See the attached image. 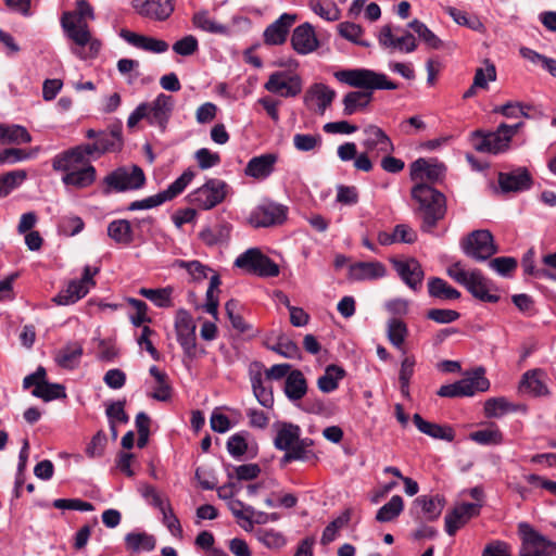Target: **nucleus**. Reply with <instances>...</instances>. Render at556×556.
<instances>
[{"label": "nucleus", "mask_w": 556, "mask_h": 556, "mask_svg": "<svg viewBox=\"0 0 556 556\" xmlns=\"http://www.w3.org/2000/svg\"><path fill=\"white\" fill-rule=\"evenodd\" d=\"M96 18L94 11L87 0H76L75 10L63 12L60 23L65 37L71 41V52L81 61L96 59L102 49L89 22Z\"/></svg>", "instance_id": "f257e3e1"}, {"label": "nucleus", "mask_w": 556, "mask_h": 556, "mask_svg": "<svg viewBox=\"0 0 556 556\" xmlns=\"http://www.w3.org/2000/svg\"><path fill=\"white\" fill-rule=\"evenodd\" d=\"M340 83L365 91H350L343 100V114L353 115L368 106L374 90H394L397 85L388 79L387 75L367 68L342 70L334 73Z\"/></svg>", "instance_id": "f03ea898"}, {"label": "nucleus", "mask_w": 556, "mask_h": 556, "mask_svg": "<svg viewBox=\"0 0 556 556\" xmlns=\"http://www.w3.org/2000/svg\"><path fill=\"white\" fill-rule=\"evenodd\" d=\"M74 148L68 149L52 159L54 170L64 172L62 182L75 189H85L96 181L97 172L90 160L76 157Z\"/></svg>", "instance_id": "7ed1b4c3"}, {"label": "nucleus", "mask_w": 556, "mask_h": 556, "mask_svg": "<svg viewBox=\"0 0 556 556\" xmlns=\"http://www.w3.org/2000/svg\"><path fill=\"white\" fill-rule=\"evenodd\" d=\"M447 275L462 285L477 300L486 303H496L500 300L498 289L492 280L486 278L479 269H466L459 262L447 268Z\"/></svg>", "instance_id": "20e7f679"}, {"label": "nucleus", "mask_w": 556, "mask_h": 556, "mask_svg": "<svg viewBox=\"0 0 556 556\" xmlns=\"http://www.w3.org/2000/svg\"><path fill=\"white\" fill-rule=\"evenodd\" d=\"M412 198L418 203L422 217L421 229L431 231L446 212L445 197L431 186L419 182L412 189Z\"/></svg>", "instance_id": "39448f33"}, {"label": "nucleus", "mask_w": 556, "mask_h": 556, "mask_svg": "<svg viewBox=\"0 0 556 556\" xmlns=\"http://www.w3.org/2000/svg\"><path fill=\"white\" fill-rule=\"evenodd\" d=\"M521 125V123L515 125L501 124L495 131H475L471 137L472 146L482 153L498 154L505 152Z\"/></svg>", "instance_id": "423d86ee"}, {"label": "nucleus", "mask_w": 556, "mask_h": 556, "mask_svg": "<svg viewBox=\"0 0 556 556\" xmlns=\"http://www.w3.org/2000/svg\"><path fill=\"white\" fill-rule=\"evenodd\" d=\"M122 132L119 127L110 130L99 131L97 139L92 143H83L74 147L76 157H87L97 160L108 152H114L122 147Z\"/></svg>", "instance_id": "0eeeda50"}, {"label": "nucleus", "mask_w": 556, "mask_h": 556, "mask_svg": "<svg viewBox=\"0 0 556 556\" xmlns=\"http://www.w3.org/2000/svg\"><path fill=\"white\" fill-rule=\"evenodd\" d=\"M195 174L192 169L185 170L175 181H173L165 190L148 197L142 200L134 201L129 204V211L150 210L156 207L167 201H172L191 184Z\"/></svg>", "instance_id": "6e6552de"}, {"label": "nucleus", "mask_w": 556, "mask_h": 556, "mask_svg": "<svg viewBox=\"0 0 556 556\" xmlns=\"http://www.w3.org/2000/svg\"><path fill=\"white\" fill-rule=\"evenodd\" d=\"M229 186L222 179L211 178L188 194V202L201 210H211L222 203Z\"/></svg>", "instance_id": "1a4fd4ad"}, {"label": "nucleus", "mask_w": 556, "mask_h": 556, "mask_svg": "<svg viewBox=\"0 0 556 556\" xmlns=\"http://www.w3.org/2000/svg\"><path fill=\"white\" fill-rule=\"evenodd\" d=\"M235 266L248 274L260 277H276L279 275V266L256 248H251L240 254L235 261Z\"/></svg>", "instance_id": "9d476101"}, {"label": "nucleus", "mask_w": 556, "mask_h": 556, "mask_svg": "<svg viewBox=\"0 0 556 556\" xmlns=\"http://www.w3.org/2000/svg\"><path fill=\"white\" fill-rule=\"evenodd\" d=\"M521 536L519 556H556V543L536 532L530 525L518 526Z\"/></svg>", "instance_id": "9b49d317"}, {"label": "nucleus", "mask_w": 556, "mask_h": 556, "mask_svg": "<svg viewBox=\"0 0 556 556\" xmlns=\"http://www.w3.org/2000/svg\"><path fill=\"white\" fill-rule=\"evenodd\" d=\"M484 368L479 367L473 378L462 379L455 383L442 386L437 394L442 397L472 396L477 391L484 392L490 388V381L483 376Z\"/></svg>", "instance_id": "f8f14e48"}, {"label": "nucleus", "mask_w": 556, "mask_h": 556, "mask_svg": "<svg viewBox=\"0 0 556 556\" xmlns=\"http://www.w3.org/2000/svg\"><path fill=\"white\" fill-rule=\"evenodd\" d=\"M264 88L282 98H295L302 92L303 80L289 71H276L269 75Z\"/></svg>", "instance_id": "ddd939ff"}, {"label": "nucleus", "mask_w": 556, "mask_h": 556, "mask_svg": "<svg viewBox=\"0 0 556 556\" xmlns=\"http://www.w3.org/2000/svg\"><path fill=\"white\" fill-rule=\"evenodd\" d=\"M105 185L117 192L138 190L146 184V175L137 165L118 167L104 178Z\"/></svg>", "instance_id": "4468645a"}, {"label": "nucleus", "mask_w": 556, "mask_h": 556, "mask_svg": "<svg viewBox=\"0 0 556 556\" xmlns=\"http://www.w3.org/2000/svg\"><path fill=\"white\" fill-rule=\"evenodd\" d=\"M463 250L467 256L486 261L497 252V247L489 230H475L464 241Z\"/></svg>", "instance_id": "2eb2a0df"}, {"label": "nucleus", "mask_w": 556, "mask_h": 556, "mask_svg": "<svg viewBox=\"0 0 556 556\" xmlns=\"http://www.w3.org/2000/svg\"><path fill=\"white\" fill-rule=\"evenodd\" d=\"M287 218V207L275 202L256 206L249 216V223L255 227H270L282 224Z\"/></svg>", "instance_id": "dca6fc26"}, {"label": "nucleus", "mask_w": 556, "mask_h": 556, "mask_svg": "<svg viewBox=\"0 0 556 556\" xmlns=\"http://www.w3.org/2000/svg\"><path fill=\"white\" fill-rule=\"evenodd\" d=\"M363 134L364 140L362 144L371 155L391 154L394 151L392 140L382 128L376 125H368L363 129Z\"/></svg>", "instance_id": "f3484780"}, {"label": "nucleus", "mask_w": 556, "mask_h": 556, "mask_svg": "<svg viewBox=\"0 0 556 556\" xmlns=\"http://www.w3.org/2000/svg\"><path fill=\"white\" fill-rule=\"evenodd\" d=\"M393 268L401 277L403 282L413 291H418L425 277L424 269L420 263L414 258L406 260H391Z\"/></svg>", "instance_id": "a211bd4d"}, {"label": "nucleus", "mask_w": 556, "mask_h": 556, "mask_svg": "<svg viewBox=\"0 0 556 556\" xmlns=\"http://www.w3.org/2000/svg\"><path fill=\"white\" fill-rule=\"evenodd\" d=\"M147 121L152 126H157L162 130L166 128L172 111L174 109L173 97L160 93L154 101L148 103Z\"/></svg>", "instance_id": "6ab92c4d"}, {"label": "nucleus", "mask_w": 556, "mask_h": 556, "mask_svg": "<svg viewBox=\"0 0 556 556\" xmlns=\"http://www.w3.org/2000/svg\"><path fill=\"white\" fill-rule=\"evenodd\" d=\"M481 505L475 503H463L445 515V531L453 536L471 518L480 514Z\"/></svg>", "instance_id": "aec40b11"}, {"label": "nucleus", "mask_w": 556, "mask_h": 556, "mask_svg": "<svg viewBox=\"0 0 556 556\" xmlns=\"http://www.w3.org/2000/svg\"><path fill=\"white\" fill-rule=\"evenodd\" d=\"M296 21L295 14L283 13L269 24L264 33L263 40L267 46H280L286 42L290 28Z\"/></svg>", "instance_id": "412c9836"}, {"label": "nucleus", "mask_w": 556, "mask_h": 556, "mask_svg": "<svg viewBox=\"0 0 556 556\" xmlns=\"http://www.w3.org/2000/svg\"><path fill=\"white\" fill-rule=\"evenodd\" d=\"M291 46L301 55L314 52L319 47L314 27L309 23L296 26L291 35Z\"/></svg>", "instance_id": "4be33fe9"}, {"label": "nucleus", "mask_w": 556, "mask_h": 556, "mask_svg": "<svg viewBox=\"0 0 556 556\" xmlns=\"http://www.w3.org/2000/svg\"><path fill=\"white\" fill-rule=\"evenodd\" d=\"M263 372L264 366L261 363L254 362L250 364L249 376L254 396L262 406L270 408L274 405V395L271 387L266 386L263 380Z\"/></svg>", "instance_id": "5701e85b"}, {"label": "nucleus", "mask_w": 556, "mask_h": 556, "mask_svg": "<svg viewBox=\"0 0 556 556\" xmlns=\"http://www.w3.org/2000/svg\"><path fill=\"white\" fill-rule=\"evenodd\" d=\"M132 8L142 16L164 21L174 11L173 0H132Z\"/></svg>", "instance_id": "b1692460"}, {"label": "nucleus", "mask_w": 556, "mask_h": 556, "mask_svg": "<svg viewBox=\"0 0 556 556\" xmlns=\"http://www.w3.org/2000/svg\"><path fill=\"white\" fill-rule=\"evenodd\" d=\"M175 331L177 342L181 348L195 346V324L191 314L185 308H180L176 312Z\"/></svg>", "instance_id": "393cba45"}, {"label": "nucleus", "mask_w": 556, "mask_h": 556, "mask_svg": "<svg viewBox=\"0 0 556 556\" xmlns=\"http://www.w3.org/2000/svg\"><path fill=\"white\" fill-rule=\"evenodd\" d=\"M378 40L383 48L403 53L414 52L417 48L416 39L410 33H406L401 37H394L390 25H384L380 29Z\"/></svg>", "instance_id": "a878e982"}, {"label": "nucleus", "mask_w": 556, "mask_h": 556, "mask_svg": "<svg viewBox=\"0 0 556 556\" xmlns=\"http://www.w3.org/2000/svg\"><path fill=\"white\" fill-rule=\"evenodd\" d=\"M119 37L138 49L156 54L164 53L169 48L165 40L140 35L125 28L121 29Z\"/></svg>", "instance_id": "bb28decb"}, {"label": "nucleus", "mask_w": 556, "mask_h": 556, "mask_svg": "<svg viewBox=\"0 0 556 556\" xmlns=\"http://www.w3.org/2000/svg\"><path fill=\"white\" fill-rule=\"evenodd\" d=\"M277 161L278 155L275 153L254 156L248 162L244 174L257 180H265L274 173Z\"/></svg>", "instance_id": "cd10ccee"}, {"label": "nucleus", "mask_w": 556, "mask_h": 556, "mask_svg": "<svg viewBox=\"0 0 556 556\" xmlns=\"http://www.w3.org/2000/svg\"><path fill=\"white\" fill-rule=\"evenodd\" d=\"M531 176L529 172L519 167L509 173H500L498 185L504 192H519L531 187Z\"/></svg>", "instance_id": "c85d7f7f"}, {"label": "nucleus", "mask_w": 556, "mask_h": 556, "mask_svg": "<svg viewBox=\"0 0 556 556\" xmlns=\"http://www.w3.org/2000/svg\"><path fill=\"white\" fill-rule=\"evenodd\" d=\"M445 167L443 164L425 159H418L410 165V178L415 181H437L443 177Z\"/></svg>", "instance_id": "c756f323"}, {"label": "nucleus", "mask_w": 556, "mask_h": 556, "mask_svg": "<svg viewBox=\"0 0 556 556\" xmlns=\"http://www.w3.org/2000/svg\"><path fill=\"white\" fill-rule=\"evenodd\" d=\"M336 98V91L325 84H313L306 91L305 103L314 102L319 114H324Z\"/></svg>", "instance_id": "7c9ffc66"}, {"label": "nucleus", "mask_w": 556, "mask_h": 556, "mask_svg": "<svg viewBox=\"0 0 556 556\" xmlns=\"http://www.w3.org/2000/svg\"><path fill=\"white\" fill-rule=\"evenodd\" d=\"M302 441L301 428L293 424L283 422L277 428L274 445L277 450H292L299 446Z\"/></svg>", "instance_id": "2f4dec72"}, {"label": "nucleus", "mask_w": 556, "mask_h": 556, "mask_svg": "<svg viewBox=\"0 0 556 556\" xmlns=\"http://www.w3.org/2000/svg\"><path fill=\"white\" fill-rule=\"evenodd\" d=\"M445 505V500L441 495L428 496L420 495L413 502L414 509H420L422 517L428 521H434L441 515Z\"/></svg>", "instance_id": "473e14b6"}, {"label": "nucleus", "mask_w": 556, "mask_h": 556, "mask_svg": "<svg viewBox=\"0 0 556 556\" xmlns=\"http://www.w3.org/2000/svg\"><path fill=\"white\" fill-rule=\"evenodd\" d=\"M387 275L386 266L380 262H358L350 266V277L353 280H375Z\"/></svg>", "instance_id": "72a5a7b5"}, {"label": "nucleus", "mask_w": 556, "mask_h": 556, "mask_svg": "<svg viewBox=\"0 0 556 556\" xmlns=\"http://www.w3.org/2000/svg\"><path fill=\"white\" fill-rule=\"evenodd\" d=\"M413 421L417 429L433 439H440L447 442H452L455 438L454 430L448 426H441L425 420L419 414L413 416Z\"/></svg>", "instance_id": "f704fd0d"}, {"label": "nucleus", "mask_w": 556, "mask_h": 556, "mask_svg": "<svg viewBox=\"0 0 556 556\" xmlns=\"http://www.w3.org/2000/svg\"><path fill=\"white\" fill-rule=\"evenodd\" d=\"M307 392V383L300 370H292L285 381V394L291 402L302 400Z\"/></svg>", "instance_id": "c9c22d12"}, {"label": "nucleus", "mask_w": 556, "mask_h": 556, "mask_svg": "<svg viewBox=\"0 0 556 556\" xmlns=\"http://www.w3.org/2000/svg\"><path fill=\"white\" fill-rule=\"evenodd\" d=\"M231 226L227 223L205 227L199 232L200 240L207 247H214L229 239Z\"/></svg>", "instance_id": "e433bc0d"}, {"label": "nucleus", "mask_w": 556, "mask_h": 556, "mask_svg": "<svg viewBox=\"0 0 556 556\" xmlns=\"http://www.w3.org/2000/svg\"><path fill=\"white\" fill-rule=\"evenodd\" d=\"M108 236L117 244L129 245L134 241V230L127 219H115L108 225Z\"/></svg>", "instance_id": "4c0bfd02"}, {"label": "nucleus", "mask_w": 556, "mask_h": 556, "mask_svg": "<svg viewBox=\"0 0 556 556\" xmlns=\"http://www.w3.org/2000/svg\"><path fill=\"white\" fill-rule=\"evenodd\" d=\"M89 289L79 280H72L64 290H61L53 301L59 305L76 303L88 293Z\"/></svg>", "instance_id": "58836bf2"}, {"label": "nucleus", "mask_w": 556, "mask_h": 556, "mask_svg": "<svg viewBox=\"0 0 556 556\" xmlns=\"http://www.w3.org/2000/svg\"><path fill=\"white\" fill-rule=\"evenodd\" d=\"M31 141V136L28 130L21 125H4L0 124V142L2 143H12V144H23L29 143Z\"/></svg>", "instance_id": "ea45409f"}, {"label": "nucleus", "mask_w": 556, "mask_h": 556, "mask_svg": "<svg viewBox=\"0 0 556 556\" xmlns=\"http://www.w3.org/2000/svg\"><path fill=\"white\" fill-rule=\"evenodd\" d=\"M173 292L174 288L170 286L159 289L141 288L138 291L141 296L150 300L155 306L160 308H168L174 306Z\"/></svg>", "instance_id": "a19ab883"}, {"label": "nucleus", "mask_w": 556, "mask_h": 556, "mask_svg": "<svg viewBox=\"0 0 556 556\" xmlns=\"http://www.w3.org/2000/svg\"><path fill=\"white\" fill-rule=\"evenodd\" d=\"M429 295L442 301L458 300L460 292L450 286L445 280L433 277L428 281Z\"/></svg>", "instance_id": "79ce46f5"}, {"label": "nucleus", "mask_w": 556, "mask_h": 556, "mask_svg": "<svg viewBox=\"0 0 556 556\" xmlns=\"http://www.w3.org/2000/svg\"><path fill=\"white\" fill-rule=\"evenodd\" d=\"M345 376V371L336 365L326 367L325 372L318 378L317 387L324 393H330L338 389L339 381Z\"/></svg>", "instance_id": "37998d69"}, {"label": "nucleus", "mask_w": 556, "mask_h": 556, "mask_svg": "<svg viewBox=\"0 0 556 556\" xmlns=\"http://www.w3.org/2000/svg\"><path fill=\"white\" fill-rule=\"evenodd\" d=\"M192 24L195 28L201 29L203 31L210 34H219L226 35L228 34V27L224 24L216 22L214 18L210 16L208 11L201 10L193 14Z\"/></svg>", "instance_id": "c03bdc74"}, {"label": "nucleus", "mask_w": 556, "mask_h": 556, "mask_svg": "<svg viewBox=\"0 0 556 556\" xmlns=\"http://www.w3.org/2000/svg\"><path fill=\"white\" fill-rule=\"evenodd\" d=\"M519 406L513 404L504 396L491 397L484 403V415L489 418H498L507 413L518 410Z\"/></svg>", "instance_id": "a18cd8bd"}, {"label": "nucleus", "mask_w": 556, "mask_h": 556, "mask_svg": "<svg viewBox=\"0 0 556 556\" xmlns=\"http://www.w3.org/2000/svg\"><path fill=\"white\" fill-rule=\"evenodd\" d=\"M228 508L238 520L243 521L240 526L245 531L253 530V516L255 514V509L252 506L245 505L240 500H231L228 503Z\"/></svg>", "instance_id": "49530a36"}, {"label": "nucleus", "mask_w": 556, "mask_h": 556, "mask_svg": "<svg viewBox=\"0 0 556 556\" xmlns=\"http://www.w3.org/2000/svg\"><path fill=\"white\" fill-rule=\"evenodd\" d=\"M541 370L534 369L527 371L520 382V389L531 393L534 396L546 395L548 393L547 387L540 379Z\"/></svg>", "instance_id": "de8ad7c7"}, {"label": "nucleus", "mask_w": 556, "mask_h": 556, "mask_svg": "<svg viewBox=\"0 0 556 556\" xmlns=\"http://www.w3.org/2000/svg\"><path fill=\"white\" fill-rule=\"evenodd\" d=\"M312 444L313 441L308 438H305L299 446H295L292 450H283L286 453L281 458V464L286 465L293 460L306 462L315 457L314 452L309 448Z\"/></svg>", "instance_id": "09e8293b"}, {"label": "nucleus", "mask_w": 556, "mask_h": 556, "mask_svg": "<svg viewBox=\"0 0 556 556\" xmlns=\"http://www.w3.org/2000/svg\"><path fill=\"white\" fill-rule=\"evenodd\" d=\"M404 502L400 495H393L376 514V520L379 522H389L394 520L403 511Z\"/></svg>", "instance_id": "8fccbe9b"}, {"label": "nucleus", "mask_w": 556, "mask_h": 556, "mask_svg": "<svg viewBox=\"0 0 556 556\" xmlns=\"http://www.w3.org/2000/svg\"><path fill=\"white\" fill-rule=\"evenodd\" d=\"M408 27L418 35L419 39L422 40L428 48L440 49L442 47V40L419 20L409 22Z\"/></svg>", "instance_id": "3c124183"}, {"label": "nucleus", "mask_w": 556, "mask_h": 556, "mask_svg": "<svg viewBox=\"0 0 556 556\" xmlns=\"http://www.w3.org/2000/svg\"><path fill=\"white\" fill-rule=\"evenodd\" d=\"M220 286V278L218 274L213 273L210 276V283L206 290V302L204 304V309L206 313L211 314L213 317L217 316L218 312V292Z\"/></svg>", "instance_id": "603ef678"}, {"label": "nucleus", "mask_w": 556, "mask_h": 556, "mask_svg": "<svg viewBox=\"0 0 556 556\" xmlns=\"http://www.w3.org/2000/svg\"><path fill=\"white\" fill-rule=\"evenodd\" d=\"M127 548L132 552L147 551L150 552L155 547V539L147 533L131 532L125 536Z\"/></svg>", "instance_id": "864d4df0"}, {"label": "nucleus", "mask_w": 556, "mask_h": 556, "mask_svg": "<svg viewBox=\"0 0 556 556\" xmlns=\"http://www.w3.org/2000/svg\"><path fill=\"white\" fill-rule=\"evenodd\" d=\"M31 394L45 402L66 397L65 388L62 384L49 381L45 382L40 388H34Z\"/></svg>", "instance_id": "5fc2aeb1"}, {"label": "nucleus", "mask_w": 556, "mask_h": 556, "mask_svg": "<svg viewBox=\"0 0 556 556\" xmlns=\"http://www.w3.org/2000/svg\"><path fill=\"white\" fill-rule=\"evenodd\" d=\"M338 30L339 34L346 40L359 45L362 47H370L369 41L363 40L361 38L363 35V29L359 25L350 22H343L339 24Z\"/></svg>", "instance_id": "6e6d98bb"}, {"label": "nucleus", "mask_w": 556, "mask_h": 556, "mask_svg": "<svg viewBox=\"0 0 556 556\" xmlns=\"http://www.w3.org/2000/svg\"><path fill=\"white\" fill-rule=\"evenodd\" d=\"M321 142L323 138L318 134H295L293 136V146L301 152L314 151L321 146Z\"/></svg>", "instance_id": "4d7b16f0"}, {"label": "nucleus", "mask_w": 556, "mask_h": 556, "mask_svg": "<svg viewBox=\"0 0 556 556\" xmlns=\"http://www.w3.org/2000/svg\"><path fill=\"white\" fill-rule=\"evenodd\" d=\"M484 67L476 70L473 77V88L488 89L489 83L496 80V68L490 61L484 62Z\"/></svg>", "instance_id": "13d9d810"}, {"label": "nucleus", "mask_w": 556, "mask_h": 556, "mask_svg": "<svg viewBox=\"0 0 556 556\" xmlns=\"http://www.w3.org/2000/svg\"><path fill=\"white\" fill-rule=\"evenodd\" d=\"M387 334L392 345L400 346L405 342L408 330L404 321L394 318L388 323Z\"/></svg>", "instance_id": "bf43d9fd"}, {"label": "nucleus", "mask_w": 556, "mask_h": 556, "mask_svg": "<svg viewBox=\"0 0 556 556\" xmlns=\"http://www.w3.org/2000/svg\"><path fill=\"white\" fill-rule=\"evenodd\" d=\"M309 8L325 21L334 22L340 18V10L332 2L324 4L320 0H309Z\"/></svg>", "instance_id": "052dcab7"}, {"label": "nucleus", "mask_w": 556, "mask_h": 556, "mask_svg": "<svg viewBox=\"0 0 556 556\" xmlns=\"http://www.w3.org/2000/svg\"><path fill=\"white\" fill-rule=\"evenodd\" d=\"M239 309L240 304L237 300L231 299L225 304V311L232 328L238 330L239 332H245L249 329V325L240 315Z\"/></svg>", "instance_id": "680f3d73"}, {"label": "nucleus", "mask_w": 556, "mask_h": 556, "mask_svg": "<svg viewBox=\"0 0 556 556\" xmlns=\"http://www.w3.org/2000/svg\"><path fill=\"white\" fill-rule=\"evenodd\" d=\"M256 539L268 548H280L286 544L282 533L274 529H258Z\"/></svg>", "instance_id": "e2e57ef3"}, {"label": "nucleus", "mask_w": 556, "mask_h": 556, "mask_svg": "<svg viewBox=\"0 0 556 556\" xmlns=\"http://www.w3.org/2000/svg\"><path fill=\"white\" fill-rule=\"evenodd\" d=\"M470 439L479 444H500L503 442V434L496 427L482 429L470 433Z\"/></svg>", "instance_id": "0e129e2a"}, {"label": "nucleus", "mask_w": 556, "mask_h": 556, "mask_svg": "<svg viewBox=\"0 0 556 556\" xmlns=\"http://www.w3.org/2000/svg\"><path fill=\"white\" fill-rule=\"evenodd\" d=\"M127 303L134 311L130 313L129 317L135 326L141 327L144 323L150 321V317L148 316V305L146 302L129 298L127 299Z\"/></svg>", "instance_id": "69168bd1"}, {"label": "nucleus", "mask_w": 556, "mask_h": 556, "mask_svg": "<svg viewBox=\"0 0 556 556\" xmlns=\"http://www.w3.org/2000/svg\"><path fill=\"white\" fill-rule=\"evenodd\" d=\"M1 178L5 195H9L27 179V172L24 169H15L1 175Z\"/></svg>", "instance_id": "338daca9"}, {"label": "nucleus", "mask_w": 556, "mask_h": 556, "mask_svg": "<svg viewBox=\"0 0 556 556\" xmlns=\"http://www.w3.org/2000/svg\"><path fill=\"white\" fill-rule=\"evenodd\" d=\"M489 267L503 277H508L517 268V260L511 256H500L489 262Z\"/></svg>", "instance_id": "774afa93"}]
</instances>
